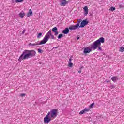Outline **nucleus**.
<instances>
[{"mask_svg":"<svg viewBox=\"0 0 124 124\" xmlns=\"http://www.w3.org/2000/svg\"><path fill=\"white\" fill-rule=\"evenodd\" d=\"M35 55H36V52L34 50H25L19 57L18 62H21L22 61H24V60H28V59H31V58L34 57Z\"/></svg>","mask_w":124,"mask_h":124,"instance_id":"obj_1","label":"nucleus"},{"mask_svg":"<svg viewBox=\"0 0 124 124\" xmlns=\"http://www.w3.org/2000/svg\"><path fill=\"white\" fill-rule=\"evenodd\" d=\"M101 43H104V38L103 37H101L94 42L91 45L92 49H93V50H96V49H97L98 48V51L99 52L102 51V48L100 46H101Z\"/></svg>","mask_w":124,"mask_h":124,"instance_id":"obj_2","label":"nucleus"},{"mask_svg":"<svg viewBox=\"0 0 124 124\" xmlns=\"http://www.w3.org/2000/svg\"><path fill=\"white\" fill-rule=\"evenodd\" d=\"M89 24V21L83 20L80 25V23H78L75 25H71L69 26V30L71 31L76 30L78 28H84V26H87Z\"/></svg>","mask_w":124,"mask_h":124,"instance_id":"obj_3","label":"nucleus"},{"mask_svg":"<svg viewBox=\"0 0 124 124\" xmlns=\"http://www.w3.org/2000/svg\"><path fill=\"white\" fill-rule=\"evenodd\" d=\"M50 37H51V39H56V38H55L54 35L52 34V30L51 29L49 30L48 32L46 33V34L45 36L43 39L42 40L44 44H45V43L48 42V40H49V39Z\"/></svg>","mask_w":124,"mask_h":124,"instance_id":"obj_4","label":"nucleus"},{"mask_svg":"<svg viewBox=\"0 0 124 124\" xmlns=\"http://www.w3.org/2000/svg\"><path fill=\"white\" fill-rule=\"evenodd\" d=\"M58 111L57 109H52L47 113V115H49L52 120H54V119H56L58 116Z\"/></svg>","mask_w":124,"mask_h":124,"instance_id":"obj_5","label":"nucleus"},{"mask_svg":"<svg viewBox=\"0 0 124 124\" xmlns=\"http://www.w3.org/2000/svg\"><path fill=\"white\" fill-rule=\"evenodd\" d=\"M53 120L51 119L50 116L47 114L46 117L44 118V122L45 124H49L51 121Z\"/></svg>","mask_w":124,"mask_h":124,"instance_id":"obj_6","label":"nucleus"},{"mask_svg":"<svg viewBox=\"0 0 124 124\" xmlns=\"http://www.w3.org/2000/svg\"><path fill=\"white\" fill-rule=\"evenodd\" d=\"M42 44H44V43H43V40L40 42L37 41V42H35L34 44L29 43V45L31 47H33V46H36L37 45H42Z\"/></svg>","mask_w":124,"mask_h":124,"instance_id":"obj_7","label":"nucleus"},{"mask_svg":"<svg viewBox=\"0 0 124 124\" xmlns=\"http://www.w3.org/2000/svg\"><path fill=\"white\" fill-rule=\"evenodd\" d=\"M61 6H65L67 4V1L66 0H59Z\"/></svg>","mask_w":124,"mask_h":124,"instance_id":"obj_8","label":"nucleus"},{"mask_svg":"<svg viewBox=\"0 0 124 124\" xmlns=\"http://www.w3.org/2000/svg\"><path fill=\"white\" fill-rule=\"evenodd\" d=\"M93 50L90 47H86L84 48L83 53L84 54H89V53H91Z\"/></svg>","mask_w":124,"mask_h":124,"instance_id":"obj_9","label":"nucleus"},{"mask_svg":"<svg viewBox=\"0 0 124 124\" xmlns=\"http://www.w3.org/2000/svg\"><path fill=\"white\" fill-rule=\"evenodd\" d=\"M52 31L53 32L55 33L54 35L55 36H57L58 34H59V31H58V28L56 27H54L52 28Z\"/></svg>","mask_w":124,"mask_h":124,"instance_id":"obj_10","label":"nucleus"},{"mask_svg":"<svg viewBox=\"0 0 124 124\" xmlns=\"http://www.w3.org/2000/svg\"><path fill=\"white\" fill-rule=\"evenodd\" d=\"M90 111V108H85L83 110H81L79 114L80 115H83V114H84V113H87V112H89Z\"/></svg>","mask_w":124,"mask_h":124,"instance_id":"obj_11","label":"nucleus"},{"mask_svg":"<svg viewBox=\"0 0 124 124\" xmlns=\"http://www.w3.org/2000/svg\"><path fill=\"white\" fill-rule=\"evenodd\" d=\"M62 33L64 34H68L69 33V27L68 28H66L64 30H63L62 31Z\"/></svg>","mask_w":124,"mask_h":124,"instance_id":"obj_12","label":"nucleus"},{"mask_svg":"<svg viewBox=\"0 0 124 124\" xmlns=\"http://www.w3.org/2000/svg\"><path fill=\"white\" fill-rule=\"evenodd\" d=\"M84 16H87V15L88 13H89V9H88V6H85L84 8Z\"/></svg>","mask_w":124,"mask_h":124,"instance_id":"obj_13","label":"nucleus"},{"mask_svg":"<svg viewBox=\"0 0 124 124\" xmlns=\"http://www.w3.org/2000/svg\"><path fill=\"white\" fill-rule=\"evenodd\" d=\"M111 80L113 82H117L119 80V78L117 76H113L111 78Z\"/></svg>","mask_w":124,"mask_h":124,"instance_id":"obj_14","label":"nucleus"},{"mask_svg":"<svg viewBox=\"0 0 124 124\" xmlns=\"http://www.w3.org/2000/svg\"><path fill=\"white\" fill-rule=\"evenodd\" d=\"M31 14H32V11H31V9H30L27 14V17H31Z\"/></svg>","mask_w":124,"mask_h":124,"instance_id":"obj_15","label":"nucleus"},{"mask_svg":"<svg viewBox=\"0 0 124 124\" xmlns=\"http://www.w3.org/2000/svg\"><path fill=\"white\" fill-rule=\"evenodd\" d=\"M19 16H20V17H21L22 18V19H23V18H24V17H25V13H24V12L20 13Z\"/></svg>","mask_w":124,"mask_h":124,"instance_id":"obj_16","label":"nucleus"},{"mask_svg":"<svg viewBox=\"0 0 124 124\" xmlns=\"http://www.w3.org/2000/svg\"><path fill=\"white\" fill-rule=\"evenodd\" d=\"M62 37H63V34H59L58 36V39H61V38H62Z\"/></svg>","mask_w":124,"mask_h":124,"instance_id":"obj_17","label":"nucleus"},{"mask_svg":"<svg viewBox=\"0 0 124 124\" xmlns=\"http://www.w3.org/2000/svg\"><path fill=\"white\" fill-rule=\"evenodd\" d=\"M41 37H42V33H39L37 36V38H41Z\"/></svg>","mask_w":124,"mask_h":124,"instance_id":"obj_18","label":"nucleus"},{"mask_svg":"<svg viewBox=\"0 0 124 124\" xmlns=\"http://www.w3.org/2000/svg\"><path fill=\"white\" fill-rule=\"evenodd\" d=\"M110 11H114V10H116V8L114 7H111L109 9Z\"/></svg>","mask_w":124,"mask_h":124,"instance_id":"obj_19","label":"nucleus"},{"mask_svg":"<svg viewBox=\"0 0 124 124\" xmlns=\"http://www.w3.org/2000/svg\"><path fill=\"white\" fill-rule=\"evenodd\" d=\"M120 52H124V47H121L120 48V50H119Z\"/></svg>","mask_w":124,"mask_h":124,"instance_id":"obj_20","label":"nucleus"},{"mask_svg":"<svg viewBox=\"0 0 124 124\" xmlns=\"http://www.w3.org/2000/svg\"><path fill=\"white\" fill-rule=\"evenodd\" d=\"M24 0H16V2H23Z\"/></svg>","mask_w":124,"mask_h":124,"instance_id":"obj_21","label":"nucleus"},{"mask_svg":"<svg viewBox=\"0 0 124 124\" xmlns=\"http://www.w3.org/2000/svg\"><path fill=\"white\" fill-rule=\"evenodd\" d=\"M94 105V103H93L92 104H91L89 107L90 108H93V106Z\"/></svg>","mask_w":124,"mask_h":124,"instance_id":"obj_22","label":"nucleus"},{"mask_svg":"<svg viewBox=\"0 0 124 124\" xmlns=\"http://www.w3.org/2000/svg\"><path fill=\"white\" fill-rule=\"evenodd\" d=\"M72 65H73V63L71 62L69 63V67H72Z\"/></svg>","mask_w":124,"mask_h":124,"instance_id":"obj_23","label":"nucleus"},{"mask_svg":"<svg viewBox=\"0 0 124 124\" xmlns=\"http://www.w3.org/2000/svg\"><path fill=\"white\" fill-rule=\"evenodd\" d=\"M105 82H106L107 83H110L111 81H110V80L108 79H106Z\"/></svg>","mask_w":124,"mask_h":124,"instance_id":"obj_24","label":"nucleus"},{"mask_svg":"<svg viewBox=\"0 0 124 124\" xmlns=\"http://www.w3.org/2000/svg\"><path fill=\"white\" fill-rule=\"evenodd\" d=\"M25 95H26V94H24V93H22V94H20V96L21 97H23V96H25Z\"/></svg>","mask_w":124,"mask_h":124,"instance_id":"obj_25","label":"nucleus"},{"mask_svg":"<svg viewBox=\"0 0 124 124\" xmlns=\"http://www.w3.org/2000/svg\"><path fill=\"white\" fill-rule=\"evenodd\" d=\"M38 53H42V51L40 49H38Z\"/></svg>","mask_w":124,"mask_h":124,"instance_id":"obj_26","label":"nucleus"},{"mask_svg":"<svg viewBox=\"0 0 124 124\" xmlns=\"http://www.w3.org/2000/svg\"><path fill=\"white\" fill-rule=\"evenodd\" d=\"M25 32H26V30L25 29H24L23 31H22V34H24V33H25Z\"/></svg>","mask_w":124,"mask_h":124,"instance_id":"obj_27","label":"nucleus"},{"mask_svg":"<svg viewBox=\"0 0 124 124\" xmlns=\"http://www.w3.org/2000/svg\"><path fill=\"white\" fill-rule=\"evenodd\" d=\"M71 61H72L71 58H70L69 60V63L71 62Z\"/></svg>","mask_w":124,"mask_h":124,"instance_id":"obj_28","label":"nucleus"},{"mask_svg":"<svg viewBox=\"0 0 124 124\" xmlns=\"http://www.w3.org/2000/svg\"><path fill=\"white\" fill-rule=\"evenodd\" d=\"M79 39H80V37L77 38V40H79Z\"/></svg>","mask_w":124,"mask_h":124,"instance_id":"obj_29","label":"nucleus"},{"mask_svg":"<svg viewBox=\"0 0 124 124\" xmlns=\"http://www.w3.org/2000/svg\"><path fill=\"white\" fill-rule=\"evenodd\" d=\"M57 48H58V46L54 47H53V49H57Z\"/></svg>","mask_w":124,"mask_h":124,"instance_id":"obj_30","label":"nucleus"},{"mask_svg":"<svg viewBox=\"0 0 124 124\" xmlns=\"http://www.w3.org/2000/svg\"><path fill=\"white\" fill-rule=\"evenodd\" d=\"M81 72H82V71L81 70L78 71V73H81Z\"/></svg>","mask_w":124,"mask_h":124,"instance_id":"obj_31","label":"nucleus"},{"mask_svg":"<svg viewBox=\"0 0 124 124\" xmlns=\"http://www.w3.org/2000/svg\"><path fill=\"white\" fill-rule=\"evenodd\" d=\"M81 22V21H78V23H79V24H80V22Z\"/></svg>","mask_w":124,"mask_h":124,"instance_id":"obj_32","label":"nucleus"}]
</instances>
